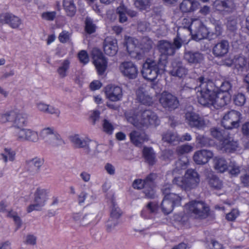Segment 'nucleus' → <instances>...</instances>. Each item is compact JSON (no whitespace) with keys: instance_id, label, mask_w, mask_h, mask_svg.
I'll return each instance as SVG.
<instances>
[{"instance_id":"1","label":"nucleus","mask_w":249,"mask_h":249,"mask_svg":"<svg viewBox=\"0 0 249 249\" xmlns=\"http://www.w3.org/2000/svg\"><path fill=\"white\" fill-rule=\"evenodd\" d=\"M125 117L128 122L138 128L156 126L160 123L156 113L150 109L142 110L139 114H135L132 112H127L125 113Z\"/></svg>"},{"instance_id":"2","label":"nucleus","mask_w":249,"mask_h":249,"mask_svg":"<svg viewBox=\"0 0 249 249\" xmlns=\"http://www.w3.org/2000/svg\"><path fill=\"white\" fill-rule=\"evenodd\" d=\"M196 86L192 89H200V94L198 95V103L205 107H211L213 105L215 92L213 89V83L212 80L204 76H200L196 80ZM199 91V90H198Z\"/></svg>"},{"instance_id":"3","label":"nucleus","mask_w":249,"mask_h":249,"mask_svg":"<svg viewBox=\"0 0 249 249\" xmlns=\"http://www.w3.org/2000/svg\"><path fill=\"white\" fill-rule=\"evenodd\" d=\"M182 44V38L178 31L177 36L173 42L166 40H160L157 44L158 50L160 53L159 58V63L165 68L167 63L168 56L173 55L177 50L179 49Z\"/></svg>"},{"instance_id":"4","label":"nucleus","mask_w":249,"mask_h":249,"mask_svg":"<svg viewBox=\"0 0 249 249\" xmlns=\"http://www.w3.org/2000/svg\"><path fill=\"white\" fill-rule=\"evenodd\" d=\"M200 182V176L194 169H187L183 177H175L172 180L174 184L177 185L185 191H190L197 187Z\"/></svg>"},{"instance_id":"5","label":"nucleus","mask_w":249,"mask_h":249,"mask_svg":"<svg viewBox=\"0 0 249 249\" xmlns=\"http://www.w3.org/2000/svg\"><path fill=\"white\" fill-rule=\"evenodd\" d=\"M185 207L187 213L196 218L205 219L209 215L210 208L203 201H191Z\"/></svg>"},{"instance_id":"6","label":"nucleus","mask_w":249,"mask_h":249,"mask_svg":"<svg viewBox=\"0 0 249 249\" xmlns=\"http://www.w3.org/2000/svg\"><path fill=\"white\" fill-rule=\"evenodd\" d=\"M49 193L48 189L41 187L37 188L34 194V203L30 204L27 207V212L40 211L49 198Z\"/></svg>"},{"instance_id":"7","label":"nucleus","mask_w":249,"mask_h":249,"mask_svg":"<svg viewBox=\"0 0 249 249\" xmlns=\"http://www.w3.org/2000/svg\"><path fill=\"white\" fill-rule=\"evenodd\" d=\"M161 68H163L161 64L159 63V60H148L143 63L141 72L144 79L153 81L157 78L160 69Z\"/></svg>"},{"instance_id":"8","label":"nucleus","mask_w":249,"mask_h":249,"mask_svg":"<svg viewBox=\"0 0 249 249\" xmlns=\"http://www.w3.org/2000/svg\"><path fill=\"white\" fill-rule=\"evenodd\" d=\"M70 140L76 147L83 148L85 152L89 154L91 152L95 153L97 143L88 139H84L81 138L79 135L75 134L70 137Z\"/></svg>"},{"instance_id":"9","label":"nucleus","mask_w":249,"mask_h":249,"mask_svg":"<svg viewBox=\"0 0 249 249\" xmlns=\"http://www.w3.org/2000/svg\"><path fill=\"white\" fill-rule=\"evenodd\" d=\"M41 138L44 142L53 146H56L64 143L60 136L54 131L53 128L47 127L40 132Z\"/></svg>"},{"instance_id":"10","label":"nucleus","mask_w":249,"mask_h":249,"mask_svg":"<svg viewBox=\"0 0 249 249\" xmlns=\"http://www.w3.org/2000/svg\"><path fill=\"white\" fill-rule=\"evenodd\" d=\"M241 114L238 111L232 110L229 111L223 117L222 124L228 129L237 128L239 126Z\"/></svg>"},{"instance_id":"11","label":"nucleus","mask_w":249,"mask_h":249,"mask_svg":"<svg viewBox=\"0 0 249 249\" xmlns=\"http://www.w3.org/2000/svg\"><path fill=\"white\" fill-rule=\"evenodd\" d=\"M93 62L98 73L101 75L105 71L107 67V60L102 53L97 49H93L92 51Z\"/></svg>"},{"instance_id":"12","label":"nucleus","mask_w":249,"mask_h":249,"mask_svg":"<svg viewBox=\"0 0 249 249\" xmlns=\"http://www.w3.org/2000/svg\"><path fill=\"white\" fill-rule=\"evenodd\" d=\"M159 101L164 108L169 109L176 108L179 103L175 96L166 91H164L161 94Z\"/></svg>"},{"instance_id":"13","label":"nucleus","mask_w":249,"mask_h":249,"mask_svg":"<svg viewBox=\"0 0 249 249\" xmlns=\"http://www.w3.org/2000/svg\"><path fill=\"white\" fill-rule=\"evenodd\" d=\"M0 22L8 24L13 29H18L22 24V20L18 16L10 13H4L0 15Z\"/></svg>"},{"instance_id":"14","label":"nucleus","mask_w":249,"mask_h":249,"mask_svg":"<svg viewBox=\"0 0 249 249\" xmlns=\"http://www.w3.org/2000/svg\"><path fill=\"white\" fill-rule=\"evenodd\" d=\"M185 118L186 122L191 127L201 129L203 128L206 125L203 119L194 112H186L185 114Z\"/></svg>"},{"instance_id":"15","label":"nucleus","mask_w":249,"mask_h":249,"mask_svg":"<svg viewBox=\"0 0 249 249\" xmlns=\"http://www.w3.org/2000/svg\"><path fill=\"white\" fill-rule=\"evenodd\" d=\"M105 92L107 98L113 102L120 101L123 97L122 89L117 86L108 85L105 87Z\"/></svg>"},{"instance_id":"16","label":"nucleus","mask_w":249,"mask_h":249,"mask_svg":"<svg viewBox=\"0 0 249 249\" xmlns=\"http://www.w3.org/2000/svg\"><path fill=\"white\" fill-rule=\"evenodd\" d=\"M122 73L130 79H135L138 73L137 66L131 61H125L121 63L120 67Z\"/></svg>"},{"instance_id":"17","label":"nucleus","mask_w":249,"mask_h":249,"mask_svg":"<svg viewBox=\"0 0 249 249\" xmlns=\"http://www.w3.org/2000/svg\"><path fill=\"white\" fill-rule=\"evenodd\" d=\"M191 30H193L195 35L198 39H201L206 37L208 35V32L206 27H205L199 19H194L192 20L190 24Z\"/></svg>"},{"instance_id":"18","label":"nucleus","mask_w":249,"mask_h":249,"mask_svg":"<svg viewBox=\"0 0 249 249\" xmlns=\"http://www.w3.org/2000/svg\"><path fill=\"white\" fill-rule=\"evenodd\" d=\"M213 156V153L209 150L202 149L196 151L193 156L194 161L197 164H204Z\"/></svg>"},{"instance_id":"19","label":"nucleus","mask_w":249,"mask_h":249,"mask_svg":"<svg viewBox=\"0 0 249 249\" xmlns=\"http://www.w3.org/2000/svg\"><path fill=\"white\" fill-rule=\"evenodd\" d=\"M43 163V160L37 158L27 160L25 161L26 171L30 175H36L38 173Z\"/></svg>"},{"instance_id":"20","label":"nucleus","mask_w":249,"mask_h":249,"mask_svg":"<svg viewBox=\"0 0 249 249\" xmlns=\"http://www.w3.org/2000/svg\"><path fill=\"white\" fill-rule=\"evenodd\" d=\"M73 219L80 226L85 227L94 221L95 217L91 213H76L73 214Z\"/></svg>"},{"instance_id":"21","label":"nucleus","mask_w":249,"mask_h":249,"mask_svg":"<svg viewBox=\"0 0 249 249\" xmlns=\"http://www.w3.org/2000/svg\"><path fill=\"white\" fill-rule=\"evenodd\" d=\"M171 185L166 184L162 188V192L164 196L170 201L174 207L181 205L182 197L176 193H171Z\"/></svg>"},{"instance_id":"22","label":"nucleus","mask_w":249,"mask_h":249,"mask_svg":"<svg viewBox=\"0 0 249 249\" xmlns=\"http://www.w3.org/2000/svg\"><path fill=\"white\" fill-rule=\"evenodd\" d=\"M172 70L170 73L173 76L183 78L188 73V69L183 65V63L178 60H174L172 63Z\"/></svg>"},{"instance_id":"23","label":"nucleus","mask_w":249,"mask_h":249,"mask_svg":"<svg viewBox=\"0 0 249 249\" xmlns=\"http://www.w3.org/2000/svg\"><path fill=\"white\" fill-rule=\"evenodd\" d=\"M215 7L220 11L231 13L236 10V6L234 0H219L215 2Z\"/></svg>"},{"instance_id":"24","label":"nucleus","mask_w":249,"mask_h":249,"mask_svg":"<svg viewBox=\"0 0 249 249\" xmlns=\"http://www.w3.org/2000/svg\"><path fill=\"white\" fill-rule=\"evenodd\" d=\"M238 143L229 134L220 143L219 149L224 152L230 153L236 150L238 147Z\"/></svg>"},{"instance_id":"25","label":"nucleus","mask_w":249,"mask_h":249,"mask_svg":"<svg viewBox=\"0 0 249 249\" xmlns=\"http://www.w3.org/2000/svg\"><path fill=\"white\" fill-rule=\"evenodd\" d=\"M229 50V42L226 40H222L215 44L213 48L212 52L216 57L221 58L228 53Z\"/></svg>"},{"instance_id":"26","label":"nucleus","mask_w":249,"mask_h":249,"mask_svg":"<svg viewBox=\"0 0 249 249\" xmlns=\"http://www.w3.org/2000/svg\"><path fill=\"white\" fill-rule=\"evenodd\" d=\"M184 60L190 64H200L204 60V55L197 51H185L183 56Z\"/></svg>"},{"instance_id":"27","label":"nucleus","mask_w":249,"mask_h":249,"mask_svg":"<svg viewBox=\"0 0 249 249\" xmlns=\"http://www.w3.org/2000/svg\"><path fill=\"white\" fill-rule=\"evenodd\" d=\"M103 48L106 54L110 56L114 55L118 51L116 40L107 37L104 41Z\"/></svg>"},{"instance_id":"28","label":"nucleus","mask_w":249,"mask_h":249,"mask_svg":"<svg viewBox=\"0 0 249 249\" xmlns=\"http://www.w3.org/2000/svg\"><path fill=\"white\" fill-rule=\"evenodd\" d=\"M131 142L136 146L140 147L142 143L148 140L144 132L134 130L129 134Z\"/></svg>"},{"instance_id":"29","label":"nucleus","mask_w":249,"mask_h":249,"mask_svg":"<svg viewBox=\"0 0 249 249\" xmlns=\"http://www.w3.org/2000/svg\"><path fill=\"white\" fill-rule=\"evenodd\" d=\"M230 95L229 93L215 92V96L214 98L213 106L216 108L224 107L230 102Z\"/></svg>"},{"instance_id":"30","label":"nucleus","mask_w":249,"mask_h":249,"mask_svg":"<svg viewBox=\"0 0 249 249\" xmlns=\"http://www.w3.org/2000/svg\"><path fill=\"white\" fill-rule=\"evenodd\" d=\"M13 126L15 128L23 127L28 123V114L23 112H14Z\"/></svg>"},{"instance_id":"31","label":"nucleus","mask_w":249,"mask_h":249,"mask_svg":"<svg viewBox=\"0 0 249 249\" xmlns=\"http://www.w3.org/2000/svg\"><path fill=\"white\" fill-rule=\"evenodd\" d=\"M199 3L196 0H183L180 4V9L183 13L191 12L196 10Z\"/></svg>"},{"instance_id":"32","label":"nucleus","mask_w":249,"mask_h":249,"mask_svg":"<svg viewBox=\"0 0 249 249\" xmlns=\"http://www.w3.org/2000/svg\"><path fill=\"white\" fill-rule=\"evenodd\" d=\"M137 100L141 103L151 106L153 104L152 98L149 95L143 88H139L136 91Z\"/></svg>"},{"instance_id":"33","label":"nucleus","mask_w":249,"mask_h":249,"mask_svg":"<svg viewBox=\"0 0 249 249\" xmlns=\"http://www.w3.org/2000/svg\"><path fill=\"white\" fill-rule=\"evenodd\" d=\"M213 168L217 172L223 173L228 168V164L226 160L221 157H214L213 160Z\"/></svg>"},{"instance_id":"34","label":"nucleus","mask_w":249,"mask_h":249,"mask_svg":"<svg viewBox=\"0 0 249 249\" xmlns=\"http://www.w3.org/2000/svg\"><path fill=\"white\" fill-rule=\"evenodd\" d=\"M0 160L5 164L8 161L14 162L16 160V152L11 148H5L0 154Z\"/></svg>"},{"instance_id":"35","label":"nucleus","mask_w":249,"mask_h":249,"mask_svg":"<svg viewBox=\"0 0 249 249\" xmlns=\"http://www.w3.org/2000/svg\"><path fill=\"white\" fill-rule=\"evenodd\" d=\"M210 133L213 138L219 141L220 143L226 137L228 136L229 134L227 130L216 127L211 128Z\"/></svg>"},{"instance_id":"36","label":"nucleus","mask_w":249,"mask_h":249,"mask_svg":"<svg viewBox=\"0 0 249 249\" xmlns=\"http://www.w3.org/2000/svg\"><path fill=\"white\" fill-rule=\"evenodd\" d=\"M70 66V61L68 59H65L60 63L56 71L60 78H64L67 76Z\"/></svg>"},{"instance_id":"37","label":"nucleus","mask_w":249,"mask_h":249,"mask_svg":"<svg viewBox=\"0 0 249 249\" xmlns=\"http://www.w3.org/2000/svg\"><path fill=\"white\" fill-rule=\"evenodd\" d=\"M162 140L165 142L171 144H174L180 141V138L176 132L167 131L162 136Z\"/></svg>"},{"instance_id":"38","label":"nucleus","mask_w":249,"mask_h":249,"mask_svg":"<svg viewBox=\"0 0 249 249\" xmlns=\"http://www.w3.org/2000/svg\"><path fill=\"white\" fill-rule=\"evenodd\" d=\"M154 42L148 36L142 38L140 43V48L143 52H149L153 48Z\"/></svg>"},{"instance_id":"39","label":"nucleus","mask_w":249,"mask_h":249,"mask_svg":"<svg viewBox=\"0 0 249 249\" xmlns=\"http://www.w3.org/2000/svg\"><path fill=\"white\" fill-rule=\"evenodd\" d=\"M63 5L68 16H73L76 11L73 0H63Z\"/></svg>"},{"instance_id":"40","label":"nucleus","mask_w":249,"mask_h":249,"mask_svg":"<svg viewBox=\"0 0 249 249\" xmlns=\"http://www.w3.org/2000/svg\"><path fill=\"white\" fill-rule=\"evenodd\" d=\"M143 155L146 161L150 165H153L156 162L155 153L152 148L144 147Z\"/></svg>"},{"instance_id":"41","label":"nucleus","mask_w":249,"mask_h":249,"mask_svg":"<svg viewBox=\"0 0 249 249\" xmlns=\"http://www.w3.org/2000/svg\"><path fill=\"white\" fill-rule=\"evenodd\" d=\"M174 208V206L172 203L164 196L163 199L161 203L162 212L165 214H168L173 211Z\"/></svg>"},{"instance_id":"42","label":"nucleus","mask_w":249,"mask_h":249,"mask_svg":"<svg viewBox=\"0 0 249 249\" xmlns=\"http://www.w3.org/2000/svg\"><path fill=\"white\" fill-rule=\"evenodd\" d=\"M196 142L201 147H208L212 145L213 140L203 135H198L196 137Z\"/></svg>"},{"instance_id":"43","label":"nucleus","mask_w":249,"mask_h":249,"mask_svg":"<svg viewBox=\"0 0 249 249\" xmlns=\"http://www.w3.org/2000/svg\"><path fill=\"white\" fill-rule=\"evenodd\" d=\"M227 29L231 32H234L237 30L238 21L237 18L235 16H230L227 18Z\"/></svg>"},{"instance_id":"44","label":"nucleus","mask_w":249,"mask_h":249,"mask_svg":"<svg viewBox=\"0 0 249 249\" xmlns=\"http://www.w3.org/2000/svg\"><path fill=\"white\" fill-rule=\"evenodd\" d=\"M25 142H36L39 140L38 133L36 131L31 129H27L26 130Z\"/></svg>"},{"instance_id":"45","label":"nucleus","mask_w":249,"mask_h":249,"mask_svg":"<svg viewBox=\"0 0 249 249\" xmlns=\"http://www.w3.org/2000/svg\"><path fill=\"white\" fill-rule=\"evenodd\" d=\"M209 184L214 189L219 190L223 185L222 181L219 178L214 175H212L209 178Z\"/></svg>"},{"instance_id":"46","label":"nucleus","mask_w":249,"mask_h":249,"mask_svg":"<svg viewBox=\"0 0 249 249\" xmlns=\"http://www.w3.org/2000/svg\"><path fill=\"white\" fill-rule=\"evenodd\" d=\"M15 128L16 130L14 132V136L16 140L19 142H25L26 128L23 127Z\"/></svg>"},{"instance_id":"47","label":"nucleus","mask_w":249,"mask_h":249,"mask_svg":"<svg viewBox=\"0 0 249 249\" xmlns=\"http://www.w3.org/2000/svg\"><path fill=\"white\" fill-rule=\"evenodd\" d=\"M247 62V59L244 56H237L234 59L235 67L237 69L241 71H243L246 66Z\"/></svg>"},{"instance_id":"48","label":"nucleus","mask_w":249,"mask_h":249,"mask_svg":"<svg viewBox=\"0 0 249 249\" xmlns=\"http://www.w3.org/2000/svg\"><path fill=\"white\" fill-rule=\"evenodd\" d=\"M138 43V40L135 38L130 36H125L124 44L126 47L128 52H132Z\"/></svg>"},{"instance_id":"49","label":"nucleus","mask_w":249,"mask_h":249,"mask_svg":"<svg viewBox=\"0 0 249 249\" xmlns=\"http://www.w3.org/2000/svg\"><path fill=\"white\" fill-rule=\"evenodd\" d=\"M122 214V212L117 206L115 202L112 200V206L110 211V217L112 219H117L120 217Z\"/></svg>"},{"instance_id":"50","label":"nucleus","mask_w":249,"mask_h":249,"mask_svg":"<svg viewBox=\"0 0 249 249\" xmlns=\"http://www.w3.org/2000/svg\"><path fill=\"white\" fill-rule=\"evenodd\" d=\"M102 127L103 131L109 135L112 134L114 129L113 124L107 119L103 120Z\"/></svg>"},{"instance_id":"51","label":"nucleus","mask_w":249,"mask_h":249,"mask_svg":"<svg viewBox=\"0 0 249 249\" xmlns=\"http://www.w3.org/2000/svg\"><path fill=\"white\" fill-rule=\"evenodd\" d=\"M85 23V31L87 33L91 34L95 32L96 26L90 18L87 17L86 18Z\"/></svg>"},{"instance_id":"52","label":"nucleus","mask_w":249,"mask_h":249,"mask_svg":"<svg viewBox=\"0 0 249 249\" xmlns=\"http://www.w3.org/2000/svg\"><path fill=\"white\" fill-rule=\"evenodd\" d=\"M134 5L140 10H145L150 6L151 0H134Z\"/></svg>"},{"instance_id":"53","label":"nucleus","mask_w":249,"mask_h":249,"mask_svg":"<svg viewBox=\"0 0 249 249\" xmlns=\"http://www.w3.org/2000/svg\"><path fill=\"white\" fill-rule=\"evenodd\" d=\"M187 163L188 160L186 158L178 160L175 163L176 168L173 170V172H177L180 170L186 168Z\"/></svg>"},{"instance_id":"54","label":"nucleus","mask_w":249,"mask_h":249,"mask_svg":"<svg viewBox=\"0 0 249 249\" xmlns=\"http://www.w3.org/2000/svg\"><path fill=\"white\" fill-rule=\"evenodd\" d=\"M193 149V147L191 145L183 144L177 147L176 152L178 155H183L190 152Z\"/></svg>"},{"instance_id":"55","label":"nucleus","mask_w":249,"mask_h":249,"mask_svg":"<svg viewBox=\"0 0 249 249\" xmlns=\"http://www.w3.org/2000/svg\"><path fill=\"white\" fill-rule=\"evenodd\" d=\"M14 115V111H7L4 113L0 112V123L4 124L11 121Z\"/></svg>"},{"instance_id":"56","label":"nucleus","mask_w":249,"mask_h":249,"mask_svg":"<svg viewBox=\"0 0 249 249\" xmlns=\"http://www.w3.org/2000/svg\"><path fill=\"white\" fill-rule=\"evenodd\" d=\"M137 29L140 32H146L150 30V24L145 20L139 21L137 24Z\"/></svg>"},{"instance_id":"57","label":"nucleus","mask_w":249,"mask_h":249,"mask_svg":"<svg viewBox=\"0 0 249 249\" xmlns=\"http://www.w3.org/2000/svg\"><path fill=\"white\" fill-rule=\"evenodd\" d=\"M246 101V98L245 95L241 93H238L235 95L233 98V101L235 105L240 107L243 106Z\"/></svg>"},{"instance_id":"58","label":"nucleus","mask_w":249,"mask_h":249,"mask_svg":"<svg viewBox=\"0 0 249 249\" xmlns=\"http://www.w3.org/2000/svg\"><path fill=\"white\" fill-rule=\"evenodd\" d=\"M158 177L157 174L151 173L144 179L145 185L147 187H152L154 186L155 180Z\"/></svg>"},{"instance_id":"59","label":"nucleus","mask_w":249,"mask_h":249,"mask_svg":"<svg viewBox=\"0 0 249 249\" xmlns=\"http://www.w3.org/2000/svg\"><path fill=\"white\" fill-rule=\"evenodd\" d=\"M117 13L119 16V21L120 22H124L127 20V17L126 16V9L124 6H120L117 9Z\"/></svg>"},{"instance_id":"60","label":"nucleus","mask_w":249,"mask_h":249,"mask_svg":"<svg viewBox=\"0 0 249 249\" xmlns=\"http://www.w3.org/2000/svg\"><path fill=\"white\" fill-rule=\"evenodd\" d=\"M232 84L231 82L228 80L223 81L219 86L220 92L229 93V90L231 89Z\"/></svg>"},{"instance_id":"61","label":"nucleus","mask_w":249,"mask_h":249,"mask_svg":"<svg viewBox=\"0 0 249 249\" xmlns=\"http://www.w3.org/2000/svg\"><path fill=\"white\" fill-rule=\"evenodd\" d=\"M229 167V172L232 175L236 176L240 172V167L234 162H231Z\"/></svg>"},{"instance_id":"62","label":"nucleus","mask_w":249,"mask_h":249,"mask_svg":"<svg viewBox=\"0 0 249 249\" xmlns=\"http://www.w3.org/2000/svg\"><path fill=\"white\" fill-rule=\"evenodd\" d=\"M78 58L80 62L83 64H86L89 61V57L87 52L85 50H82L78 53Z\"/></svg>"},{"instance_id":"63","label":"nucleus","mask_w":249,"mask_h":249,"mask_svg":"<svg viewBox=\"0 0 249 249\" xmlns=\"http://www.w3.org/2000/svg\"><path fill=\"white\" fill-rule=\"evenodd\" d=\"M162 158L165 161H169L174 159V152L171 150H166L163 151Z\"/></svg>"},{"instance_id":"64","label":"nucleus","mask_w":249,"mask_h":249,"mask_svg":"<svg viewBox=\"0 0 249 249\" xmlns=\"http://www.w3.org/2000/svg\"><path fill=\"white\" fill-rule=\"evenodd\" d=\"M132 186L134 189H137L146 188L144 180L141 179H135L133 182Z\"/></svg>"}]
</instances>
